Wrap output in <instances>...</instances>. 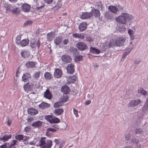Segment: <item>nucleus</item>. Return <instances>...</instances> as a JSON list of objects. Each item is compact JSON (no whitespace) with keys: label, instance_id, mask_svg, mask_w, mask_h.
Returning a JSON list of instances; mask_svg holds the SVG:
<instances>
[{"label":"nucleus","instance_id":"nucleus-64","mask_svg":"<svg viewBox=\"0 0 148 148\" xmlns=\"http://www.w3.org/2000/svg\"><path fill=\"white\" fill-rule=\"evenodd\" d=\"M44 5H42L40 6V7H37L36 8V10H39L40 9H41V8H42L44 7Z\"/></svg>","mask_w":148,"mask_h":148},{"label":"nucleus","instance_id":"nucleus-10","mask_svg":"<svg viewBox=\"0 0 148 148\" xmlns=\"http://www.w3.org/2000/svg\"><path fill=\"white\" fill-rule=\"evenodd\" d=\"M33 86V84L28 82L24 85L23 88L25 91H28L32 89Z\"/></svg>","mask_w":148,"mask_h":148},{"label":"nucleus","instance_id":"nucleus-19","mask_svg":"<svg viewBox=\"0 0 148 148\" xmlns=\"http://www.w3.org/2000/svg\"><path fill=\"white\" fill-rule=\"evenodd\" d=\"M30 77L31 75L29 73H25L22 76V80L25 82H27V80Z\"/></svg>","mask_w":148,"mask_h":148},{"label":"nucleus","instance_id":"nucleus-26","mask_svg":"<svg viewBox=\"0 0 148 148\" xmlns=\"http://www.w3.org/2000/svg\"><path fill=\"white\" fill-rule=\"evenodd\" d=\"M63 112V110L62 108H58L55 110L53 111L54 114L56 116L60 115Z\"/></svg>","mask_w":148,"mask_h":148},{"label":"nucleus","instance_id":"nucleus-28","mask_svg":"<svg viewBox=\"0 0 148 148\" xmlns=\"http://www.w3.org/2000/svg\"><path fill=\"white\" fill-rule=\"evenodd\" d=\"M50 105L48 103L46 102H42L39 105V107L42 109H44L49 107Z\"/></svg>","mask_w":148,"mask_h":148},{"label":"nucleus","instance_id":"nucleus-53","mask_svg":"<svg viewBox=\"0 0 148 148\" xmlns=\"http://www.w3.org/2000/svg\"><path fill=\"white\" fill-rule=\"evenodd\" d=\"M131 138L130 135V134H127L125 135V138L127 140H128Z\"/></svg>","mask_w":148,"mask_h":148},{"label":"nucleus","instance_id":"nucleus-35","mask_svg":"<svg viewBox=\"0 0 148 148\" xmlns=\"http://www.w3.org/2000/svg\"><path fill=\"white\" fill-rule=\"evenodd\" d=\"M63 105L62 103L61 102H56L54 104V107L55 108H58Z\"/></svg>","mask_w":148,"mask_h":148},{"label":"nucleus","instance_id":"nucleus-12","mask_svg":"<svg viewBox=\"0 0 148 148\" xmlns=\"http://www.w3.org/2000/svg\"><path fill=\"white\" fill-rule=\"evenodd\" d=\"M77 48L80 50H83L87 49V47L86 44L82 42H79L77 44Z\"/></svg>","mask_w":148,"mask_h":148},{"label":"nucleus","instance_id":"nucleus-29","mask_svg":"<svg viewBox=\"0 0 148 148\" xmlns=\"http://www.w3.org/2000/svg\"><path fill=\"white\" fill-rule=\"evenodd\" d=\"M61 89L62 92L65 94L68 93L69 91V87L67 86H62Z\"/></svg>","mask_w":148,"mask_h":148},{"label":"nucleus","instance_id":"nucleus-38","mask_svg":"<svg viewBox=\"0 0 148 148\" xmlns=\"http://www.w3.org/2000/svg\"><path fill=\"white\" fill-rule=\"evenodd\" d=\"M60 3H61L60 2V1H59V3H57V4L53 8L54 10H57L61 7L62 5Z\"/></svg>","mask_w":148,"mask_h":148},{"label":"nucleus","instance_id":"nucleus-44","mask_svg":"<svg viewBox=\"0 0 148 148\" xmlns=\"http://www.w3.org/2000/svg\"><path fill=\"white\" fill-rule=\"evenodd\" d=\"M142 130L139 128H136L135 130V133L136 134H139L142 133Z\"/></svg>","mask_w":148,"mask_h":148},{"label":"nucleus","instance_id":"nucleus-3","mask_svg":"<svg viewBox=\"0 0 148 148\" xmlns=\"http://www.w3.org/2000/svg\"><path fill=\"white\" fill-rule=\"evenodd\" d=\"M45 119L50 123H58L60 122V119L55 116L48 115L45 117Z\"/></svg>","mask_w":148,"mask_h":148},{"label":"nucleus","instance_id":"nucleus-45","mask_svg":"<svg viewBox=\"0 0 148 148\" xmlns=\"http://www.w3.org/2000/svg\"><path fill=\"white\" fill-rule=\"evenodd\" d=\"M68 100V98L66 94H65L62 98V101L63 102H66Z\"/></svg>","mask_w":148,"mask_h":148},{"label":"nucleus","instance_id":"nucleus-52","mask_svg":"<svg viewBox=\"0 0 148 148\" xmlns=\"http://www.w3.org/2000/svg\"><path fill=\"white\" fill-rule=\"evenodd\" d=\"M73 112L74 114L76 116V117H77L78 116V111L77 110L75 109H73Z\"/></svg>","mask_w":148,"mask_h":148},{"label":"nucleus","instance_id":"nucleus-15","mask_svg":"<svg viewBox=\"0 0 148 148\" xmlns=\"http://www.w3.org/2000/svg\"><path fill=\"white\" fill-rule=\"evenodd\" d=\"M66 70L69 73H73L74 71V65L71 64H68L66 67Z\"/></svg>","mask_w":148,"mask_h":148},{"label":"nucleus","instance_id":"nucleus-63","mask_svg":"<svg viewBox=\"0 0 148 148\" xmlns=\"http://www.w3.org/2000/svg\"><path fill=\"white\" fill-rule=\"evenodd\" d=\"M54 142L56 143V144H58L59 143V140L57 139H55L54 140Z\"/></svg>","mask_w":148,"mask_h":148},{"label":"nucleus","instance_id":"nucleus-4","mask_svg":"<svg viewBox=\"0 0 148 148\" xmlns=\"http://www.w3.org/2000/svg\"><path fill=\"white\" fill-rule=\"evenodd\" d=\"M142 103V101L140 99H136L131 100L127 105L129 107L134 108Z\"/></svg>","mask_w":148,"mask_h":148},{"label":"nucleus","instance_id":"nucleus-48","mask_svg":"<svg viewBox=\"0 0 148 148\" xmlns=\"http://www.w3.org/2000/svg\"><path fill=\"white\" fill-rule=\"evenodd\" d=\"M104 15L107 18H110L111 17L110 16L109 14V12H106L105 13Z\"/></svg>","mask_w":148,"mask_h":148},{"label":"nucleus","instance_id":"nucleus-8","mask_svg":"<svg viewBox=\"0 0 148 148\" xmlns=\"http://www.w3.org/2000/svg\"><path fill=\"white\" fill-rule=\"evenodd\" d=\"M61 60L63 63H68L71 61L72 59L69 56L64 55L61 57Z\"/></svg>","mask_w":148,"mask_h":148},{"label":"nucleus","instance_id":"nucleus-1","mask_svg":"<svg viewBox=\"0 0 148 148\" xmlns=\"http://www.w3.org/2000/svg\"><path fill=\"white\" fill-rule=\"evenodd\" d=\"M132 15L127 13H123L119 16L116 17L115 20L116 21L121 24H126L127 22L130 21L133 19Z\"/></svg>","mask_w":148,"mask_h":148},{"label":"nucleus","instance_id":"nucleus-56","mask_svg":"<svg viewBox=\"0 0 148 148\" xmlns=\"http://www.w3.org/2000/svg\"><path fill=\"white\" fill-rule=\"evenodd\" d=\"M77 60L78 61H80L82 60V56H79L76 57Z\"/></svg>","mask_w":148,"mask_h":148},{"label":"nucleus","instance_id":"nucleus-42","mask_svg":"<svg viewBox=\"0 0 148 148\" xmlns=\"http://www.w3.org/2000/svg\"><path fill=\"white\" fill-rule=\"evenodd\" d=\"M40 72H36L34 74L33 77L36 79H38L40 76Z\"/></svg>","mask_w":148,"mask_h":148},{"label":"nucleus","instance_id":"nucleus-62","mask_svg":"<svg viewBox=\"0 0 148 148\" xmlns=\"http://www.w3.org/2000/svg\"><path fill=\"white\" fill-rule=\"evenodd\" d=\"M86 40H87L89 41H92V39L89 37H86Z\"/></svg>","mask_w":148,"mask_h":148},{"label":"nucleus","instance_id":"nucleus-32","mask_svg":"<svg viewBox=\"0 0 148 148\" xmlns=\"http://www.w3.org/2000/svg\"><path fill=\"white\" fill-rule=\"evenodd\" d=\"M26 65L27 67L33 68L35 66V63L33 62H27L26 64Z\"/></svg>","mask_w":148,"mask_h":148},{"label":"nucleus","instance_id":"nucleus-20","mask_svg":"<svg viewBox=\"0 0 148 148\" xmlns=\"http://www.w3.org/2000/svg\"><path fill=\"white\" fill-rule=\"evenodd\" d=\"M76 79L75 75L68 77L67 78V81L69 83H73L75 82Z\"/></svg>","mask_w":148,"mask_h":148},{"label":"nucleus","instance_id":"nucleus-50","mask_svg":"<svg viewBox=\"0 0 148 148\" xmlns=\"http://www.w3.org/2000/svg\"><path fill=\"white\" fill-rule=\"evenodd\" d=\"M32 23V21H28L24 23V25L25 26H26L28 25H30Z\"/></svg>","mask_w":148,"mask_h":148},{"label":"nucleus","instance_id":"nucleus-17","mask_svg":"<svg viewBox=\"0 0 148 148\" xmlns=\"http://www.w3.org/2000/svg\"><path fill=\"white\" fill-rule=\"evenodd\" d=\"M44 97L46 99H50L52 98L51 94L49 90H47L44 93Z\"/></svg>","mask_w":148,"mask_h":148},{"label":"nucleus","instance_id":"nucleus-47","mask_svg":"<svg viewBox=\"0 0 148 148\" xmlns=\"http://www.w3.org/2000/svg\"><path fill=\"white\" fill-rule=\"evenodd\" d=\"M3 148H10L9 143H7L3 144Z\"/></svg>","mask_w":148,"mask_h":148},{"label":"nucleus","instance_id":"nucleus-58","mask_svg":"<svg viewBox=\"0 0 148 148\" xmlns=\"http://www.w3.org/2000/svg\"><path fill=\"white\" fill-rule=\"evenodd\" d=\"M46 135L47 136L50 137V136L51 135V134L49 132V131H48L47 130V132H46Z\"/></svg>","mask_w":148,"mask_h":148},{"label":"nucleus","instance_id":"nucleus-25","mask_svg":"<svg viewBox=\"0 0 148 148\" xmlns=\"http://www.w3.org/2000/svg\"><path fill=\"white\" fill-rule=\"evenodd\" d=\"M15 138L16 139L19 141L21 140L25 141L27 140V137L26 136H24L23 135H18L15 136Z\"/></svg>","mask_w":148,"mask_h":148},{"label":"nucleus","instance_id":"nucleus-2","mask_svg":"<svg viewBox=\"0 0 148 148\" xmlns=\"http://www.w3.org/2000/svg\"><path fill=\"white\" fill-rule=\"evenodd\" d=\"M38 144L41 148H51L52 145V141L51 140H47L45 137H43L40 138Z\"/></svg>","mask_w":148,"mask_h":148},{"label":"nucleus","instance_id":"nucleus-49","mask_svg":"<svg viewBox=\"0 0 148 148\" xmlns=\"http://www.w3.org/2000/svg\"><path fill=\"white\" fill-rule=\"evenodd\" d=\"M47 130L49 131H51L52 132H56V130L53 128V127L51 126V127H48L47 129Z\"/></svg>","mask_w":148,"mask_h":148},{"label":"nucleus","instance_id":"nucleus-11","mask_svg":"<svg viewBox=\"0 0 148 148\" xmlns=\"http://www.w3.org/2000/svg\"><path fill=\"white\" fill-rule=\"evenodd\" d=\"M31 6L28 4L25 3L21 6V9L24 12H28L30 11Z\"/></svg>","mask_w":148,"mask_h":148},{"label":"nucleus","instance_id":"nucleus-30","mask_svg":"<svg viewBox=\"0 0 148 148\" xmlns=\"http://www.w3.org/2000/svg\"><path fill=\"white\" fill-rule=\"evenodd\" d=\"M42 122L40 121L35 122L32 124V126L34 127H38L41 126L42 125Z\"/></svg>","mask_w":148,"mask_h":148},{"label":"nucleus","instance_id":"nucleus-33","mask_svg":"<svg viewBox=\"0 0 148 148\" xmlns=\"http://www.w3.org/2000/svg\"><path fill=\"white\" fill-rule=\"evenodd\" d=\"M12 12L15 14H19L20 12V10L18 8H13L12 10H10Z\"/></svg>","mask_w":148,"mask_h":148},{"label":"nucleus","instance_id":"nucleus-39","mask_svg":"<svg viewBox=\"0 0 148 148\" xmlns=\"http://www.w3.org/2000/svg\"><path fill=\"white\" fill-rule=\"evenodd\" d=\"M17 141L15 140H12L10 142V143H9L10 147L15 145L16 144Z\"/></svg>","mask_w":148,"mask_h":148},{"label":"nucleus","instance_id":"nucleus-59","mask_svg":"<svg viewBox=\"0 0 148 148\" xmlns=\"http://www.w3.org/2000/svg\"><path fill=\"white\" fill-rule=\"evenodd\" d=\"M68 41L69 40L68 39H65L64 40L63 42L64 45H66L67 44Z\"/></svg>","mask_w":148,"mask_h":148},{"label":"nucleus","instance_id":"nucleus-24","mask_svg":"<svg viewBox=\"0 0 148 148\" xmlns=\"http://www.w3.org/2000/svg\"><path fill=\"white\" fill-rule=\"evenodd\" d=\"M73 37L76 38H78L80 39H83L84 37V34H74L73 35Z\"/></svg>","mask_w":148,"mask_h":148},{"label":"nucleus","instance_id":"nucleus-55","mask_svg":"<svg viewBox=\"0 0 148 148\" xmlns=\"http://www.w3.org/2000/svg\"><path fill=\"white\" fill-rule=\"evenodd\" d=\"M128 33L130 36H132L133 34V31L132 29H129L128 30Z\"/></svg>","mask_w":148,"mask_h":148},{"label":"nucleus","instance_id":"nucleus-60","mask_svg":"<svg viewBox=\"0 0 148 148\" xmlns=\"http://www.w3.org/2000/svg\"><path fill=\"white\" fill-rule=\"evenodd\" d=\"M132 142L135 144H137L138 142V140L134 139L132 140Z\"/></svg>","mask_w":148,"mask_h":148},{"label":"nucleus","instance_id":"nucleus-14","mask_svg":"<svg viewBox=\"0 0 148 148\" xmlns=\"http://www.w3.org/2000/svg\"><path fill=\"white\" fill-rule=\"evenodd\" d=\"M87 24L86 22H82L79 26V29L80 32H82L85 30L87 27Z\"/></svg>","mask_w":148,"mask_h":148},{"label":"nucleus","instance_id":"nucleus-6","mask_svg":"<svg viewBox=\"0 0 148 148\" xmlns=\"http://www.w3.org/2000/svg\"><path fill=\"white\" fill-rule=\"evenodd\" d=\"M108 9L112 13L116 14L118 11L122 9V8H120L119 6H115L112 5H110L108 6Z\"/></svg>","mask_w":148,"mask_h":148},{"label":"nucleus","instance_id":"nucleus-18","mask_svg":"<svg viewBox=\"0 0 148 148\" xmlns=\"http://www.w3.org/2000/svg\"><path fill=\"white\" fill-rule=\"evenodd\" d=\"M55 36V32H51L47 34V38L49 41H51Z\"/></svg>","mask_w":148,"mask_h":148},{"label":"nucleus","instance_id":"nucleus-31","mask_svg":"<svg viewBox=\"0 0 148 148\" xmlns=\"http://www.w3.org/2000/svg\"><path fill=\"white\" fill-rule=\"evenodd\" d=\"M29 40L27 39H23L20 42L21 46L24 47L27 45L29 43Z\"/></svg>","mask_w":148,"mask_h":148},{"label":"nucleus","instance_id":"nucleus-16","mask_svg":"<svg viewBox=\"0 0 148 148\" xmlns=\"http://www.w3.org/2000/svg\"><path fill=\"white\" fill-rule=\"evenodd\" d=\"M21 55L22 57L26 58L29 57L30 53L27 50L24 49L21 51Z\"/></svg>","mask_w":148,"mask_h":148},{"label":"nucleus","instance_id":"nucleus-57","mask_svg":"<svg viewBox=\"0 0 148 148\" xmlns=\"http://www.w3.org/2000/svg\"><path fill=\"white\" fill-rule=\"evenodd\" d=\"M30 130V128L29 127H26L24 129L25 131L26 132H28Z\"/></svg>","mask_w":148,"mask_h":148},{"label":"nucleus","instance_id":"nucleus-51","mask_svg":"<svg viewBox=\"0 0 148 148\" xmlns=\"http://www.w3.org/2000/svg\"><path fill=\"white\" fill-rule=\"evenodd\" d=\"M45 2L47 4H51L53 1V0H44Z\"/></svg>","mask_w":148,"mask_h":148},{"label":"nucleus","instance_id":"nucleus-22","mask_svg":"<svg viewBox=\"0 0 148 148\" xmlns=\"http://www.w3.org/2000/svg\"><path fill=\"white\" fill-rule=\"evenodd\" d=\"M62 39V37H57L54 40L55 44L56 45H59L61 42Z\"/></svg>","mask_w":148,"mask_h":148},{"label":"nucleus","instance_id":"nucleus-5","mask_svg":"<svg viewBox=\"0 0 148 148\" xmlns=\"http://www.w3.org/2000/svg\"><path fill=\"white\" fill-rule=\"evenodd\" d=\"M125 41V38L123 36H120L116 39L115 41V45L119 47L123 46Z\"/></svg>","mask_w":148,"mask_h":148},{"label":"nucleus","instance_id":"nucleus-43","mask_svg":"<svg viewBox=\"0 0 148 148\" xmlns=\"http://www.w3.org/2000/svg\"><path fill=\"white\" fill-rule=\"evenodd\" d=\"M34 47L33 48H36V47H37L38 48H39L40 46V43L38 41H35V43Z\"/></svg>","mask_w":148,"mask_h":148},{"label":"nucleus","instance_id":"nucleus-37","mask_svg":"<svg viewBox=\"0 0 148 148\" xmlns=\"http://www.w3.org/2000/svg\"><path fill=\"white\" fill-rule=\"evenodd\" d=\"M132 49V48H131L129 49L128 52L125 51L123 53L122 56V58H125L130 53L131 51V50Z\"/></svg>","mask_w":148,"mask_h":148},{"label":"nucleus","instance_id":"nucleus-27","mask_svg":"<svg viewBox=\"0 0 148 148\" xmlns=\"http://www.w3.org/2000/svg\"><path fill=\"white\" fill-rule=\"evenodd\" d=\"M90 53L95 54H99L100 52V51L99 49L92 47L90 48Z\"/></svg>","mask_w":148,"mask_h":148},{"label":"nucleus","instance_id":"nucleus-46","mask_svg":"<svg viewBox=\"0 0 148 148\" xmlns=\"http://www.w3.org/2000/svg\"><path fill=\"white\" fill-rule=\"evenodd\" d=\"M53 128L56 130V132L59 129V126L56 124H55L51 126Z\"/></svg>","mask_w":148,"mask_h":148},{"label":"nucleus","instance_id":"nucleus-9","mask_svg":"<svg viewBox=\"0 0 148 148\" xmlns=\"http://www.w3.org/2000/svg\"><path fill=\"white\" fill-rule=\"evenodd\" d=\"M62 75V71L59 68L55 69L54 73V77L57 78L61 77Z\"/></svg>","mask_w":148,"mask_h":148},{"label":"nucleus","instance_id":"nucleus-41","mask_svg":"<svg viewBox=\"0 0 148 148\" xmlns=\"http://www.w3.org/2000/svg\"><path fill=\"white\" fill-rule=\"evenodd\" d=\"M12 137V135L10 134L8 135H5L3 136L4 141H7L8 139L11 138Z\"/></svg>","mask_w":148,"mask_h":148},{"label":"nucleus","instance_id":"nucleus-13","mask_svg":"<svg viewBox=\"0 0 148 148\" xmlns=\"http://www.w3.org/2000/svg\"><path fill=\"white\" fill-rule=\"evenodd\" d=\"M90 12L92 16L93 15L95 17H99L100 15L99 11L97 9H93L91 10Z\"/></svg>","mask_w":148,"mask_h":148},{"label":"nucleus","instance_id":"nucleus-34","mask_svg":"<svg viewBox=\"0 0 148 148\" xmlns=\"http://www.w3.org/2000/svg\"><path fill=\"white\" fill-rule=\"evenodd\" d=\"M143 110L145 112H147L148 111V101H146V103H145L143 108Z\"/></svg>","mask_w":148,"mask_h":148},{"label":"nucleus","instance_id":"nucleus-54","mask_svg":"<svg viewBox=\"0 0 148 148\" xmlns=\"http://www.w3.org/2000/svg\"><path fill=\"white\" fill-rule=\"evenodd\" d=\"M35 41L34 40H32L31 41L30 44V46L32 47V48H33L34 47V44H35Z\"/></svg>","mask_w":148,"mask_h":148},{"label":"nucleus","instance_id":"nucleus-61","mask_svg":"<svg viewBox=\"0 0 148 148\" xmlns=\"http://www.w3.org/2000/svg\"><path fill=\"white\" fill-rule=\"evenodd\" d=\"M91 103V101L90 100H88L85 101V104L86 105H88L90 104Z\"/></svg>","mask_w":148,"mask_h":148},{"label":"nucleus","instance_id":"nucleus-21","mask_svg":"<svg viewBox=\"0 0 148 148\" xmlns=\"http://www.w3.org/2000/svg\"><path fill=\"white\" fill-rule=\"evenodd\" d=\"M138 93L143 96L146 95L147 94V92L144 90L143 88H140L137 90Z\"/></svg>","mask_w":148,"mask_h":148},{"label":"nucleus","instance_id":"nucleus-36","mask_svg":"<svg viewBox=\"0 0 148 148\" xmlns=\"http://www.w3.org/2000/svg\"><path fill=\"white\" fill-rule=\"evenodd\" d=\"M118 28V30L120 32L124 31L125 30V27L124 25H121Z\"/></svg>","mask_w":148,"mask_h":148},{"label":"nucleus","instance_id":"nucleus-7","mask_svg":"<svg viewBox=\"0 0 148 148\" xmlns=\"http://www.w3.org/2000/svg\"><path fill=\"white\" fill-rule=\"evenodd\" d=\"M92 16V14L90 12H85L82 13L80 17L82 19H86L90 18Z\"/></svg>","mask_w":148,"mask_h":148},{"label":"nucleus","instance_id":"nucleus-40","mask_svg":"<svg viewBox=\"0 0 148 148\" xmlns=\"http://www.w3.org/2000/svg\"><path fill=\"white\" fill-rule=\"evenodd\" d=\"M46 79H49L51 78V75L48 72H46L44 75Z\"/></svg>","mask_w":148,"mask_h":148},{"label":"nucleus","instance_id":"nucleus-23","mask_svg":"<svg viewBox=\"0 0 148 148\" xmlns=\"http://www.w3.org/2000/svg\"><path fill=\"white\" fill-rule=\"evenodd\" d=\"M27 111L29 114L32 115H36L38 113L36 110L33 108H31L28 109Z\"/></svg>","mask_w":148,"mask_h":148}]
</instances>
